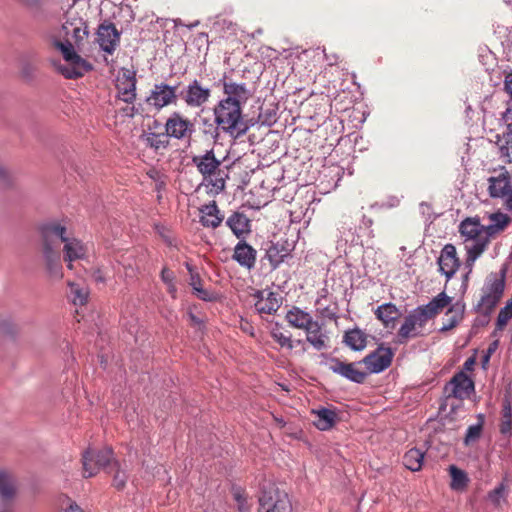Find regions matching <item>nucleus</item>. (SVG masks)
Masks as SVG:
<instances>
[{
    "label": "nucleus",
    "mask_w": 512,
    "mask_h": 512,
    "mask_svg": "<svg viewBox=\"0 0 512 512\" xmlns=\"http://www.w3.org/2000/svg\"><path fill=\"white\" fill-rule=\"evenodd\" d=\"M451 302L452 298L445 292H441L426 305L412 310L398 330V342L404 344L409 339L426 336L428 322L439 315Z\"/></svg>",
    "instance_id": "obj_1"
},
{
    "label": "nucleus",
    "mask_w": 512,
    "mask_h": 512,
    "mask_svg": "<svg viewBox=\"0 0 512 512\" xmlns=\"http://www.w3.org/2000/svg\"><path fill=\"white\" fill-rule=\"evenodd\" d=\"M42 239L48 241L60 249V245L64 244V260L67 262L68 269H73L72 262L86 257L88 248L80 240L69 237L66 227L59 223L52 222L42 226Z\"/></svg>",
    "instance_id": "obj_2"
},
{
    "label": "nucleus",
    "mask_w": 512,
    "mask_h": 512,
    "mask_svg": "<svg viewBox=\"0 0 512 512\" xmlns=\"http://www.w3.org/2000/svg\"><path fill=\"white\" fill-rule=\"evenodd\" d=\"M216 124L229 134L236 133L237 136L244 135L248 126L243 119L242 106L230 102L229 99H222L214 107Z\"/></svg>",
    "instance_id": "obj_3"
},
{
    "label": "nucleus",
    "mask_w": 512,
    "mask_h": 512,
    "mask_svg": "<svg viewBox=\"0 0 512 512\" xmlns=\"http://www.w3.org/2000/svg\"><path fill=\"white\" fill-rule=\"evenodd\" d=\"M487 192L492 199L500 200L505 210L512 212V173L504 166L489 170Z\"/></svg>",
    "instance_id": "obj_4"
},
{
    "label": "nucleus",
    "mask_w": 512,
    "mask_h": 512,
    "mask_svg": "<svg viewBox=\"0 0 512 512\" xmlns=\"http://www.w3.org/2000/svg\"><path fill=\"white\" fill-rule=\"evenodd\" d=\"M81 461L84 478L96 476L101 469L107 472L110 467H117V460L114 458V452L110 447L100 450L88 448L83 452Z\"/></svg>",
    "instance_id": "obj_5"
},
{
    "label": "nucleus",
    "mask_w": 512,
    "mask_h": 512,
    "mask_svg": "<svg viewBox=\"0 0 512 512\" xmlns=\"http://www.w3.org/2000/svg\"><path fill=\"white\" fill-rule=\"evenodd\" d=\"M56 47L61 51L67 65L59 64L58 71L67 79H77L92 70V65L82 58L74 50L71 43L56 42Z\"/></svg>",
    "instance_id": "obj_6"
},
{
    "label": "nucleus",
    "mask_w": 512,
    "mask_h": 512,
    "mask_svg": "<svg viewBox=\"0 0 512 512\" xmlns=\"http://www.w3.org/2000/svg\"><path fill=\"white\" fill-rule=\"evenodd\" d=\"M505 288V273L490 274L482 288V296L477 310L485 315L490 314L499 303Z\"/></svg>",
    "instance_id": "obj_7"
},
{
    "label": "nucleus",
    "mask_w": 512,
    "mask_h": 512,
    "mask_svg": "<svg viewBox=\"0 0 512 512\" xmlns=\"http://www.w3.org/2000/svg\"><path fill=\"white\" fill-rule=\"evenodd\" d=\"M192 163L196 166L204 180L209 181L217 191L224 190L225 181L223 178L212 179V176L216 175L221 165V161L216 158L213 149L207 150L202 155L193 156Z\"/></svg>",
    "instance_id": "obj_8"
},
{
    "label": "nucleus",
    "mask_w": 512,
    "mask_h": 512,
    "mask_svg": "<svg viewBox=\"0 0 512 512\" xmlns=\"http://www.w3.org/2000/svg\"><path fill=\"white\" fill-rule=\"evenodd\" d=\"M459 232L464 238L465 248H467V246H476L481 243H485V250L488 248L490 239L478 216L467 217L461 221L459 225Z\"/></svg>",
    "instance_id": "obj_9"
},
{
    "label": "nucleus",
    "mask_w": 512,
    "mask_h": 512,
    "mask_svg": "<svg viewBox=\"0 0 512 512\" xmlns=\"http://www.w3.org/2000/svg\"><path fill=\"white\" fill-rule=\"evenodd\" d=\"M177 89V85L171 86L163 82L155 84L146 98V103L156 111H160L171 104H176L179 97Z\"/></svg>",
    "instance_id": "obj_10"
},
{
    "label": "nucleus",
    "mask_w": 512,
    "mask_h": 512,
    "mask_svg": "<svg viewBox=\"0 0 512 512\" xmlns=\"http://www.w3.org/2000/svg\"><path fill=\"white\" fill-rule=\"evenodd\" d=\"M194 132V123L180 112L174 111L166 120L165 133L170 138L190 139Z\"/></svg>",
    "instance_id": "obj_11"
},
{
    "label": "nucleus",
    "mask_w": 512,
    "mask_h": 512,
    "mask_svg": "<svg viewBox=\"0 0 512 512\" xmlns=\"http://www.w3.org/2000/svg\"><path fill=\"white\" fill-rule=\"evenodd\" d=\"M258 512H292V505L285 492L272 489L260 496Z\"/></svg>",
    "instance_id": "obj_12"
},
{
    "label": "nucleus",
    "mask_w": 512,
    "mask_h": 512,
    "mask_svg": "<svg viewBox=\"0 0 512 512\" xmlns=\"http://www.w3.org/2000/svg\"><path fill=\"white\" fill-rule=\"evenodd\" d=\"M179 97L188 107L199 108L209 101L211 89L203 86L197 79H194L187 87L180 91Z\"/></svg>",
    "instance_id": "obj_13"
},
{
    "label": "nucleus",
    "mask_w": 512,
    "mask_h": 512,
    "mask_svg": "<svg viewBox=\"0 0 512 512\" xmlns=\"http://www.w3.org/2000/svg\"><path fill=\"white\" fill-rule=\"evenodd\" d=\"M120 32L116 26L109 22L104 21L98 26L97 29V42L100 48L112 55L120 44Z\"/></svg>",
    "instance_id": "obj_14"
},
{
    "label": "nucleus",
    "mask_w": 512,
    "mask_h": 512,
    "mask_svg": "<svg viewBox=\"0 0 512 512\" xmlns=\"http://www.w3.org/2000/svg\"><path fill=\"white\" fill-rule=\"evenodd\" d=\"M393 356L394 353L391 348L379 346L375 351L365 356L362 362L369 373H379L391 365Z\"/></svg>",
    "instance_id": "obj_15"
},
{
    "label": "nucleus",
    "mask_w": 512,
    "mask_h": 512,
    "mask_svg": "<svg viewBox=\"0 0 512 512\" xmlns=\"http://www.w3.org/2000/svg\"><path fill=\"white\" fill-rule=\"evenodd\" d=\"M474 391L473 381L463 371L456 373L445 386L448 397L465 399Z\"/></svg>",
    "instance_id": "obj_16"
},
{
    "label": "nucleus",
    "mask_w": 512,
    "mask_h": 512,
    "mask_svg": "<svg viewBox=\"0 0 512 512\" xmlns=\"http://www.w3.org/2000/svg\"><path fill=\"white\" fill-rule=\"evenodd\" d=\"M439 271L449 281L460 267V259L457 256L456 247L453 244H446L438 257Z\"/></svg>",
    "instance_id": "obj_17"
},
{
    "label": "nucleus",
    "mask_w": 512,
    "mask_h": 512,
    "mask_svg": "<svg viewBox=\"0 0 512 512\" xmlns=\"http://www.w3.org/2000/svg\"><path fill=\"white\" fill-rule=\"evenodd\" d=\"M223 85L224 99H229L230 102L243 106L246 104L251 94L245 83H237L226 75L221 79Z\"/></svg>",
    "instance_id": "obj_18"
},
{
    "label": "nucleus",
    "mask_w": 512,
    "mask_h": 512,
    "mask_svg": "<svg viewBox=\"0 0 512 512\" xmlns=\"http://www.w3.org/2000/svg\"><path fill=\"white\" fill-rule=\"evenodd\" d=\"M42 252L49 275L55 279H61L63 277V271L60 260V249H56L50 242L42 239Z\"/></svg>",
    "instance_id": "obj_19"
},
{
    "label": "nucleus",
    "mask_w": 512,
    "mask_h": 512,
    "mask_svg": "<svg viewBox=\"0 0 512 512\" xmlns=\"http://www.w3.org/2000/svg\"><path fill=\"white\" fill-rule=\"evenodd\" d=\"M254 296L257 298L255 309L259 314H275L282 303V297L276 292L257 291Z\"/></svg>",
    "instance_id": "obj_20"
},
{
    "label": "nucleus",
    "mask_w": 512,
    "mask_h": 512,
    "mask_svg": "<svg viewBox=\"0 0 512 512\" xmlns=\"http://www.w3.org/2000/svg\"><path fill=\"white\" fill-rule=\"evenodd\" d=\"M360 363H345L339 359H333L330 369L353 382L363 383L367 377V373L359 369Z\"/></svg>",
    "instance_id": "obj_21"
},
{
    "label": "nucleus",
    "mask_w": 512,
    "mask_h": 512,
    "mask_svg": "<svg viewBox=\"0 0 512 512\" xmlns=\"http://www.w3.org/2000/svg\"><path fill=\"white\" fill-rule=\"evenodd\" d=\"M486 218L488 224L484 225V227L490 240L503 233L512 222L511 217L501 211L489 213Z\"/></svg>",
    "instance_id": "obj_22"
},
{
    "label": "nucleus",
    "mask_w": 512,
    "mask_h": 512,
    "mask_svg": "<svg viewBox=\"0 0 512 512\" xmlns=\"http://www.w3.org/2000/svg\"><path fill=\"white\" fill-rule=\"evenodd\" d=\"M256 257L257 251L244 240H240L234 247L232 259L248 270L255 267Z\"/></svg>",
    "instance_id": "obj_23"
},
{
    "label": "nucleus",
    "mask_w": 512,
    "mask_h": 512,
    "mask_svg": "<svg viewBox=\"0 0 512 512\" xmlns=\"http://www.w3.org/2000/svg\"><path fill=\"white\" fill-rule=\"evenodd\" d=\"M226 225L240 240H244V238L251 232V221L243 212H233L227 218Z\"/></svg>",
    "instance_id": "obj_24"
},
{
    "label": "nucleus",
    "mask_w": 512,
    "mask_h": 512,
    "mask_svg": "<svg viewBox=\"0 0 512 512\" xmlns=\"http://www.w3.org/2000/svg\"><path fill=\"white\" fill-rule=\"evenodd\" d=\"M447 307L449 308L445 313L440 332H447L454 329L464 318L465 305L461 302H456L452 305L449 304Z\"/></svg>",
    "instance_id": "obj_25"
},
{
    "label": "nucleus",
    "mask_w": 512,
    "mask_h": 512,
    "mask_svg": "<svg viewBox=\"0 0 512 512\" xmlns=\"http://www.w3.org/2000/svg\"><path fill=\"white\" fill-rule=\"evenodd\" d=\"M185 265L190 276L189 285L192 287L196 297L203 301H214L216 299L215 294L203 288L202 279L196 269L188 262Z\"/></svg>",
    "instance_id": "obj_26"
},
{
    "label": "nucleus",
    "mask_w": 512,
    "mask_h": 512,
    "mask_svg": "<svg viewBox=\"0 0 512 512\" xmlns=\"http://www.w3.org/2000/svg\"><path fill=\"white\" fill-rule=\"evenodd\" d=\"M200 213V223L204 227L215 229L219 227L224 220V216L220 214V210L215 201L204 205L200 209Z\"/></svg>",
    "instance_id": "obj_27"
},
{
    "label": "nucleus",
    "mask_w": 512,
    "mask_h": 512,
    "mask_svg": "<svg viewBox=\"0 0 512 512\" xmlns=\"http://www.w3.org/2000/svg\"><path fill=\"white\" fill-rule=\"evenodd\" d=\"M117 89L120 99L127 104H132L136 99L135 76L124 73L123 77L118 79Z\"/></svg>",
    "instance_id": "obj_28"
},
{
    "label": "nucleus",
    "mask_w": 512,
    "mask_h": 512,
    "mask_svg": "<svg viewBox=\"0 0 512 512\" xmlns=\"http://www.w3.org/2000/svg\"><path fill=\"white\" fill-rule=\"evenodd\" d=\"M306 332V341L317 351H321L327 347L328 336L322 331L321 325L313 320L311 325L304 329Z\"/></svg>",
    "instance_id": "obj_29"
},
{
    "label": "nucleus",
    "mask_w": 512,
    "mask_h": 512,
    "mask_svg": "<svg viewBox=\"0 0 512 512\" xmlns=\"http://www.w3.org/2000/svg\"><path fill=\"white\" fill-rule=\"evenodd\" d=\"M399 315V309L393 303H384L375 310L376 318L383 323L385 328L393 329Z\"/></svg>",
    "instance_id": "obj_30"
},
{
    "label": "nucleus",
    "mask_w": 512,
    "mask_h": 512,
    "mask_svg": "<svg viewBox=\"0 0 512 512\" xmlns=\"http://www.w3.org/2000/svg\"><path fill=\"white\" fill-rule=\"evenodd\" d=\"M285 319L290 326L301 330H304L308 325H311L314 320L310 313L296 306H293L287 312Z\"/></svg>",
    "instance_id": "obj_31"
},
{
    "label": "nucleus",
    "mask_w": 512,
    "mask_h": 512,
    "mask_svg": "<svg viewBox=\"0 0 512 512\" xmlns=\"http://www.w3.org/2000/svg\"><path fill=\"white\" fill-rule=\"evenodd\" d=\"M312 414L315 416L314 425L322 431L331 429L338 420L337 413L328 408L312 410Z\"/></svg>",
    "instance_id": "obj_32"
},
{
    "label": "nucleus",
    "mask_w": 512,
    "mask_h": 512,
    "mask_svg": "<svg viewBox=\"0 0 512 512\" xmlns=\"http://www.w3.org/2000/svg\"><path fill=\"white\" fill-rule=\"evenodd\" d=\"M343 343L355 351L363 350L367 345V334L359 328H354L345 332Z\"/></svg>",
    "instance_id": "obj_33"
},
{
    "label": "nucleus",
    "mask_w": 512,
    "mask_h": 512,
    "mask_svg": "<svg viewBox=\"0 0 512 512\" xmlns=\"http://www.w3.org/2000/svg\"><path fill=\"white\" fill-rule=\"evenodd\" d=\"M424 452L417 448H412L403 456L404 466L413 471H419L422 468Z\"/></svg>",
    "instance_id": "obj_34"
},
{
    "label": "nucleus",
    "mask_w": 512,
    "mask_h": 512,
    "mask_svg": "<svg viewBox=\"0 0 512 512\" xmlns=\"http://www.w3.org/2000/svg\"><path fill=\"white\" fill-rule=\"evenodd\" d=\"M16 493V486L13 477L0 471V497L3 501L11 500Z\"/></svg>",
    "instance_id": "obj_35"
},
{
    "label": "nucleus",
    "mask_w": 512,
    "mask_h": 512,
    "mask_svg": "<svg viewBox=\"0 0 512 512\" xmlns=\"http://www.w3.org/2000/svg\"><path fill=\"white\" fill-rule=\"evenodd\" d=\"M466 252L467 257L465 261V267L467 268V273L464 276V281H467L469 278V274L473 270V266L475 264V261L486 251L485 250V243L478 244L476 246H467Z\"/></svg>",
    "instance_id": "obj_36"
},
{
    "label": "nucleus",
    "mask_w": 512,
    "mask_h": 512,
    "mask_svg": "<svg viewBox=\"0 0 512 512\" xmlns=\"http://www.w3.org/2000/svg\"><path fill=\"white\" fill-rule=\"evenodd\" d=\"M68 286L70 287V295L72 297L73 304L80 306L85 305L89 297L88 288L71 281L68 282Z\"/></svg>",
    "instance_id": "obj_37"
},
{
    "label": "nucleus",
    "mask_w": 512,
    "mask_h": 512,
    "mask_svg": "<svg viewBox=\"0 0 512 512\" xmlns=\"http://www.w3.org/2000/svg\"><path fill=\"white\" fill-rule=\"evenodd\" d=\"M449 472L451 476L450 486L453 490H462L467 486L469 479L463 470L451 465Z\"/></svg>",
    "instance_id": "obj_38"
},
{
    "label": "nucleus",
    "mask_w": 512,
    "mask_h": 512,
    "mask_svg": "<svg viewBox=\"0 0 512 512\" xmlns=\"http://www.w3.org/2000/svg\"><path fill=\"white\" fill-rule=\"evenodd\" d=\"M498 147L500 158L505 162L512 163V135L504 134L502 138L498 140Z\"/></svg>",
    "instance_id": "obj_39"
},
{
    "label": "nucleus",
    "mask_w": 512,
    "mask_h": 512,
    "mask_svg": "<svg viewBox=\"0 0 512 512\" xmlns=\"http://www.w3.org/2000/svg\"><path fill=\"white\" fill-rule=\"evenodd\" d=\"M512 431V410L508 402H505L501 411L500 432L503 435H510Z\"/></svg>",
    "instance_id": "obj_40"
},
{
    "label": "nucleus",
    "mask_w": 512,
    "mask_h": 512,
    "mask_svg": "<svg viewBox=\"0 0 512 512\" xmlns=\"http://www.w3.org/2000/svg\"><path fill=\"white\" fill-rule=\"evenodd\" d=\"M168 136H166V133H149L146 137V143L151 148H154L156 150L161 148H166L169 145Z\"/></svg>",
    "instance_id": "obj_41"
},
{
    "label": "nucleus",
    "mask_w": 512,
    "mask_h": 512,
    "mask_svg": "<svg viewBox=\"0 0 512 512\" xmlns=\"http://www.w3.org/2000/svg\"><path fill=\"white\" fill-rule=\"evenodd\" d=\"M107 473H113V482L112 485L121 490L125 487L127 481V475L124 471L120 469V464L117 461V467H110Z\"/></svg>",
    "instance_id": "obj_42"
},
{
    "label": "nucleus",
    "mask_w": 512,
    "mask_h": 512,
    "mask_svg": "<svg viewBox=\"0 0 512 512\" xmlns=\"http://www.w3.org/2000/svg\"><path fill=\"white\" fill-rule=\"evenodd\" d=\"M266 257L270 262L272 269H277L284 262L285 254H281L276 245H272L266 252Z\"/></svg>",
    "instance_id": "obj_43"
},
{
    "label": "nucleus",
    "mask_w": 512,
    "mask_h": 512,
    "mask_svg": "<svg viewBox=\"0 0 512 512\" xmlns=\"http://www.w3.org/2000/svg\"><path fill=\"white\" fill-rule=\"evenodd\" d=\"M271 337L282 348H287L289 350H292L294 348V342L291 339V335H286L279 329H273L271 331Z\"/></svg>",
    "instance_id": "obj_44"
},
{
    "label": "nucleus",
    "mask_w": 512,
    "mask_h": 512,
    "mask_svg": "<svg viewBox=\"0 0 512 512\" xmlns=\"http://www.w3.org/2000/svg\"><path fill=\"white\" fill-rule=\"evenodd\" d=\"M482 428V423L469 426L464 438V444L469 446L475 443L481 436Z\"/></svg>",
    "instance_id": "obj_45"
},
{
    "label": "nucleus",
    "mask_w": 512,
    "mask_h": 512,
    "mask_svg": "<svg viewBox=\"0 0 512 512\" xmlns=\"http://www.w3.org/2000/svg\"><path fill=\"white\" fill-rule=\"evenodd\" d=\"M512 318V299L507 302L505 307H503L497 316V327L502 329L507 325L509 320Z\"/></svg>",
    "instance_id": "obj_46"
},
{
    "label": "nucleus",
    "mask_w": 512,
    "mask_h": 512,
    "mask_svg": "<svg viewBox=\"0 0 512 512\" xmlns=\"http://www.w3.org/2000/svg\"><path fill=\"white\" fill-rule=\"evenodd\" d=\"M506 487L503 483L497 486L495 489L489 492L488 499L495 506H500L501 501L505 498Z\"/></svg>",
    "instance_id": "obj_47"
},
{
    "label": "nucleus",
    "mask_w": 512,
    "mask_h": 512,
    "mask_svg": "<svg viewBox=\"0 0 512 512\" xmlns=\"http://www.w3.org/2000/svg\"><path fill=\"white\" fill-rule=\"evenodd\" d=\"M60 512H85L74 500L65 496L60 499Z\"/></svg>",
    "instance_id": "obj_48"
},
{
    "label": "nucleus",
    "mask_w": 512,
    "mask_h": 512,
    "mask_svg": "<svg viewBox=\"0 0 512 512\" xmlns=\"http://www.w3.org/2000/svg\"><path fill=\"white\" fill-rule=\"evenodd\" d=\"M88 36V26L82 22L80 26L74 27L72 31V38L76 45H79Z\"/></svg>",
    "instance_id": "obj_49"
},
{
    "label": "nucleus",
    "mask_w": 512,
    "mask_h": 512,
    "mask_svg": "<svg viewBox=\"0 0 512 512\" xmlns=\"http://www.w3.org/2000/svg\"><path fill=\"white\" fill-rule=\"evenodd\" d=\"M502 120L507 127V133L512 135V106H509L503 113Z\"/></svg>",
    "instance_id": "obj_50"
},
{
    "label": "nucleus",
    "mask_w": 512,
    "mask_h": 512,
    "mask_svg": "<svg viewBox=\"0 0 512 512\" xmlns=\"http://www.w3.org/2000/svg\"><path fill=\"white\" fill-rule=\"evenodd\" d=\"M91 275L96 283L104 284L106 282V273L101 267L94 268Z\"/></svg>",
    "instance_id": "obj_51"
},
{
    "label": "nucleus",
    "mask_w": 512,
    "mask_h": 512,
    "mask_svg": "<svg viewBox=\"0 0 512 512\" xmlns=\"http://www.w3.org/2000/svg\"><path fill=\"white\" fill-rule=\"evenodd\" d=\"M161 279L165 284L171 283L175 279L174 272L167 267H164L161 271Z\"/></svg>",
    "instance_id": "obj_52"
},
{
    "label": "nucleus",
    "mask_w": 512,
    "mask_h": 512,
    "mask_svg": "<svg viewBox=\"0 0 512 512\" xmlns=\"http://www.w3.org/2000/svg\"><path fill=\"white\" fill-rule=\"evenodd\" d=\"M320 314L323 317L328 318L330 320H336L337 319V314H336L335 310L334 309H330L329 307L323 308L320 311Z\"/></svg>",
    "instance_id": "obj_53"
},
{
    "label": "nucleus",
    "mask_w": 512,
    "mask_h": 512,
    "mask_svg": "<svg viewBox=\"0 0 512 512\" xmlns=\"http://www.w3.org/2000/svg\"><path fill=\"white\" fill-rule=\"evenodd\" d=\"M505 90L510 94L512 97V72L506 75L505 77Z\"/></svg>",
    "instance_id": "obj_54"
},
{
    "label": "nucleus",
    "mask_w": 512,
    "mask_h": 512,
    "mask_svg": "<svg viewBox=\"0 0 512 512\" xmlns=\"http://www.w3.org/2000/svg\"><path fill=\"white\" fill-rule=\"evenodd\" d=\"M474 365H475V358H474V357H469V358L464 362L463 368H464V370H466V371H472V370H473V368H474Z\"/></svg>",
    "instance_id": "obj_55"
},
{
    "label": "nucleus",
    "mask_w": 512,
    "mask_h": 512,
    "mask_svg": "<svg viewBox=\"0 0 512 512\" xmlns=\"http://www.w3.org/2000/svg\"><path fill=\"white\" fill-rule=\"evenodd\" d=\"M25 6L38 7L43 0H20Z\"/></svg>",
    "instance_id": "obj_56"
},
{
    "label": "nucleus",
    "mask_w": 512,
    "mask_h": 512,
    "mask_svg": "<svg viewBox=\"0 0 512 512\" xmlns=\"http://www.w3.org/2000/svg\"><path fill=\"white\" fill-rule=\"evenodd\" d=\"M166 285H167V291H168V293H169V294H171V296H172L173 298H175V297H176V293H177V287H176V285H175V282L173 281V282L168 283V284H166Z\"/></svg>",
    "instance_id": "obj_57"
},
{
    "label": "nucleus",
    "mask_w": 512,
    "mask_h": 512,
    "mask_svg": "<svg viewBox=\"0 0 512 512\" xmlns=\"http://www.w3.org/2000/svg\"><path fill=\"white\" fill-rule=\"evenodd\" d=\"M188 318H189L191 324H193V325H200L201 324V320L195 314H193L192 312L188 313Z\"/></svg>",
    "instance_id": "obj_58"
},
{
    "label": "nucleus",
    "mask_w": 512,
    "mask_h": 512,
    "mask_svg": "<svg viewBox=\"0 0 512 512\" xmlns=\"http://www.w3.org/2000/svg\"><path fill=\"white\" fill-rule=\"evenodd\" d=\"M124 112L126 113V115L133 117L136 114V109L134 106H131V107L125 108Z\"/></svg>",
    "instance_id": "obj_59"
},
{
    "label": "nucleus",
    "mask_w": 512,
    "mask_h": 512,
    "mask_svg": "<svg viewBox=\"0 0 512 512\" xmlns=\"http://www.w3.org/2000/svg\"><path fill=\"white\" fill-rule=\"evenodd\" d=\"M7 176V170L5 167L0 165V179H5Z\"/></svg>",
    "instance_id": "obj_60"
},
{
    "label": "nucleus",
    "mask_w": 512,
    "mask_h": 512,
    "mask_svg": "<svg viewBox=\"0 0 512 512\" xmlns=\"http://www.w3.org/2000/svg\"><path fill=\"white\" fill-rule=\"evenodd\" d=\"M0 512H13V511L10 506L5 504L3 507L0 508Z\"/></svg>",
    "instance_id": "obj_61"
},
{
    "label": "nucleus",
    "mask_w": 512,
    "mask_h": 512,
    "mask_svg": "<svg viewBox=\"0 0 512 512\" xmlns=\"http://www.w3.org/2000/svg\"><path fill=\"white\" fill-rule=\"evenodd\" d=\"M293 342H294V346H295V345H301V346H304V345H305V342H304V340H302V339H298V340H295V341H293Z\"/></svg>",
    "instance_id": "obj_62"
},
{
    "label": "nucleus",
    "mask_w": 512,
    "mask_h": 512,
    "mask_svg": "<svg viewBox=\"0 0 512 512\" xmlns=\"http://www.w3.org/2000/svg\"><path fill=\"white\" fill-rule=\"evenodd\" d=\"M493 351H494V347H491V346H490V347H489V350H488L489 354H490V353H492Z\"/></svg>",
    "instance_id": "obj_63"
}]
</instances>
